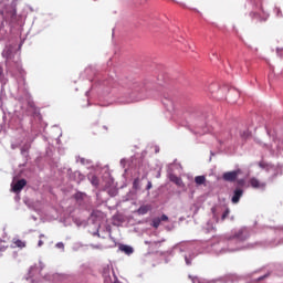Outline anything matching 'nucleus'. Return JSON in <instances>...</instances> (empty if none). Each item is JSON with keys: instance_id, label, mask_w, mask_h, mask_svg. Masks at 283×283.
<instances>
[{"instance_id": "obj_1", "label": "nucleus", "mask_w": 283, "mask_h": 283, "mask_svg": "<svg viewBox=\"0 0 283 283\" xmlns=\"http://www.w3.org/2000/svg\"><path fill=\"white\" fill-rule=\"evenodd\" d=\"M242 174V169H237L232 171H227L222 175V178L226 182H235L238 177Z\"/></svg>"}, {"instance_id": "obj_2", "label": "nucleus", "mask_w": 283, "mask_h": 283, "mask_svg": "<svg viewBox=\"0 0 283 283\" xmlns=\"http://www.w3.org/2000/svg\"><path fill=\"white\" fill-rule=\"evenodd\" d=\"M28 185V180L25 179H20L15 181L14 184L11 185V189L13 193H21L23 191V187Z\"/></svg>"}, {"instance_id": "obj_3", "label": "nucleus", "mask_w": 283, "mask_h": 283, "mask_svg": "<svg viewBox=\"0 0 283 283\" xmlns=\"http://www.w3.org/2000/svg\"><path fill=\"white\" fill-rule=\"evenodd\" d=\"M249 238V234H247V231L244 229L238 230L230 240H239L240 242H244Z\"/></svg>"}, {"instance_id": "obj_4", "label": "nucleus", "mask_w": 283, "mask_h": 283, "mask_svg": "<svg viewBox=\"0 0 283 283\" xmlns=\"http://www.w3.org/2000/svg\"><path fill=\"white\" fill-rule=\"evenodd\" d=\"M43 271V266L41 263L34 264L29 270V277H34L36 275H41V272Z\"/></svg>"}, {"instance_id": "obj_5", "label": "nucleus", "mask_w": 283, "mask_h": 283, "mask_svg": "<svg viewBox=\"0 0 283 283\" xmlns=\"http://www.w3.org/2000/svg\"><path fill=\"white\" fill-rule=\"evenodd\" d=\"M242 196H244V190L237 188L232 196L233 205H238L240 202V198H242Z\"/></svg>"}, {"instance_id": "obj_6", "label": "nucleus", "mask_w": 283, "mask_h": 283, "mask_svg": "<svg viewBox=\"0 0 283 283\" xmlns=\"http://www.w3.org/2000/svg\"><path fill=\"white\" fill-rule=\"evenodd\" d=\"M119 251H122V253H125L126 255H132V253H134V248H132L130 245L122 244L119 245Z\"/></svg>"}, {"instance_id": "obj_7", "label": "nucleus", "mask_w": 283, "mask_h": 283, "mask_svg": "<svg viewBox=\"0 0 283 283\" xmlns=\"http://www.w3.org/2000/svg\"><path fill=\"white\" fill-rule=\"evenodd\" d=\"M7 19H9L11 23H14V21H17V9H12L10 12H8Z\"/></svg>"}, {"instance_id": "obj_8", "label": "nucleus", "mask_w": 283, "mask_h": 283, "mask_svg": "<svg viewBox=\"0 0 283 283\" xmlns=\"http://www.w3.org/2000/svg\"><path fill=\"white\" fill-rule=\"evenodd\" d=\"M170 181L175 182L178 187L182 186V179L176 175H170Z\"/></svg>"}, {"instance_id": "obj_9", "label": "nucleus", "mask_w": 283, "mask_h": 283, "mask_svg": "<svg viewBox=\"0 0 283 283\" xmlns=\"http://www.w3.org/2000/svg\"><path fill=\"white\" fill-rule=\"evenodd\" d=\"M149 209L150 207L149 206H140L137 210V213L139 216H146V213H149Z\"/></svg>"}, {"instance_id": "obj_10", "label": "nucleus", "mask_w": 283, "mask_h": 283, "mask_svg": "<svg viewBox=\"0 0 283 283\" xmlns=\"http://www.w3.org/2000/svg\"><path fill=\"white\" fill-rule=\"evenodd\" d=\"M250 185L251 187H253V189H260V187H262V185L260 184V180H258L256 178H251Z\"/></svg>"}, {"instance_id": "obj_11", "label": "nucleus", "mask_w": 283, "mask_h": 283, "mask_svg": "<svg viewBox=\"0 0 283 283\" xmlns=\"http://www.w3.org/2000/svg\"><path fill=\"white\" fill-rule=\"evenodd\" d=\"M196 185H205L207 182V177L205 176H197L195 177Z\"/></svg>"}, {"instance_id": "obj_12", "label": "nucleus", "mask_w": 283, "mask_h": 283, "mask_svg": "<svg viewBox=\"0 0 283 283\" xmlns=\"http://www.w3.org/2000/svg\"><path fill=\"white\" fill-rule=\"evenodd\" d=\"M140 92H143V88L138 84H136L133 86L132 96H138Z\"/></svg>"}, {"instance_id": "obj_13", "label": "nucleus", "mask_w": 283, "mask_h": 283, "mask_svg": "<svg viewBox=\"0 0 283 283\" xmlns=\"http://www.w3.org/2000/svg\"><path fill=\"white\" fill-rule=\"evenodd\" d=\"M13 244L15 245V247H18V249H25V242L24 241H22V240H15L14 242H13Z\"/></svg>"}, {"instance_id": "obj_14", "label": "nucleus", "mask_w": 283, "mask_h": 283, "mask_svg": "<svg viewBox=\"0 0 283 283\" xmlns=\"http://www.w3.org/2000/svg\"><path fill=\"white\" fill-rule=\"evenodd\" d=\"M151 227H154V229H158V227H160V218L153 219Z\"/></svg>"}, {"instance_id": "obj_15", "label": "nucleus", "mask_w": 283, "mask_h": 283, "mask_svg": "<svg viewBox=\"0 0 283 283\" xmlns=\"http://www.w3.org/2000/svg\"><path fill=\"white\" fill-rule=\"evenodd\" d=\"M140 185V179L139 178H135L134 182H133V189H138Z\"/></svg>"}, {"instance_id": "obj_16", "label": "nucleus", "mask_w": 283, "mask_h": 283, "mask_svg": "<svg viewBox=\"0 0 283 283\" xmlns=\"http://www.w3.org/2000/svg\"><path fill=\"white\" fill-rule=\"evenodd\" d=\"M160 222H167L169 220V217H167V214H163L160 218H159Z\"/></svg>"}, {"instance_id": "obj_17", "label": "nucleus", "mask_w": 283, "mask_h": 283, "mask_svg": "<svg viewBox=\"0 0 283 283\" xmlns=\"http://www.w3.org/2000/svg\"><path fill=\"white\" fill-rule=\"evenodd\" d=\"M229 217V209H227L222 214V220L227 219Z\"/></svg>"}, {"instance_id": "obj_18", "label": "nucleus", "mask_w": 283, "mask_h": 283, "mask_svg": "<svg viewBox=\"0 0 283 283\" xmlns=\"http://www.w3.org/2000/svg\"><path fill=\"white\" fill-rule=\"evenodd\" d=\"M241 136H242V138H249L250 134H249V132H243L241 134Z\"/></svg>"}, {"instance_id": "obj_19", "label": "nucleus", "mask_w": 283, "mask_h": 283, "mask_svg": "<svg viewBox=\"0 0 283 283\" xmlns=\"http://www.w3.org/2000/svg\"><path fill=\"white\" fill-rule=\"evenodd\" d=\"M56 247H57V249H64V248H65V245L63 244V242L57 243Z\"/></svg>"}, {"instance_id": "obj_20", "label": "nucleus", "mask_w": 283, "mask_h": 283, "mask_svg": "<svg viewBox=\"0 0 283 283\" xmlns=\"http://www.w3.org/2000/svg\"><path fill=\"white\" fill-rule=\"evenodd\" d=\"M0 81H3V69L0 67Z\"/></svg>"}, {"instance_id": "obj_21", "label": "nucleus", "mask_w": 283, "mask_h": 283, "mask_svg": "<svg viewBox=\"0 0 283 283\" xmlns=\"http://www.w3.org/2000/svg\"><path fill=\"white\" fill-rule=\"evenodd\" d=\"M151 187H153L151 181H148L146 189L149 191V189H151Z\"/></svg>"}, {"instance_id": "obj_22", "label": "nucleus", "mask_w": 283, "mask_h": 283, "mask_svg": "<svg viewBox=\"0 0 283 283\" xmlns=\"http://www.w3.org/2000/svg\"><path fill=\"white\" fill-rule=\"evenodd\" d=\"M238 185H244V179L238 180Z\"/></svg>"}, {"instance_id": "obj_23", "label": "nucleus", "mask_w": 283, "mask_h": 283, "mask_svg": "<svg viewBox=\"0 0 283 283\" xmlns=\"http://www.w3.org/2000/svg\"><path fill=\"white\" fill-rule=\"evenodd\" d=\"M38 247H43V240H40V241L38 242Z\"/></svg>"}, {"instance_id": "obj_24", "label": "nucleus", "mask_w": 283, "mask_h": 283, "mask_svg": "<svg viewBox=\"0 0 283 283\" xmlns=\"http://www.w3.org/2000/svg\"><path fill=\"white\" fill-rule=\"evenodd\" d=\"M264 277H266V276H261V277H259V281H262V280H264Z\"/></svg>"}, {"instance_id": "obj_25", "label": "nucleus", "mask_w": 283, "mask_h": 283, "mask_svg": "<svg viewBox=\"0 0 283 283\" xmlns=\"http://www.w3.org/2000/svg\"><path fill=\"white\" fill-rule=\"evenodd\" d=\"M40 238H45V234H40Z\"/></svg>"}]
</instances>
